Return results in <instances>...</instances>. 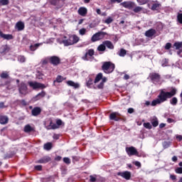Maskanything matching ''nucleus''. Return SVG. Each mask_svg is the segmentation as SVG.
Listing matches in <instances>:
<instances>
[{
  "instance_id": "42",
  "label": "nucleus",
  "mask_w": 182,
  "mask_h": 182,
  "mask_svg": "<svg viewBox=\"0 0 182 182\" xmlns=\"http://www.w3.org/2000/svg\"><path fill=\"white\" fill-rule=\"evenodd\" d=\"M138 4H139V5H145V4H147V2H149V0H136Z\"/></svg>"
},
{
  "instance_id": "9",
  "label": "nucleus",
  "mask_w": 182,
  "mask_h": 182,
  "mask_svg": "<svg viewBox=\"0 0 182 182\" xmlns=\"http://www.w3.org/2000/svg\"><path fill=\"white\" fill-rule=\"evenodd\" d=\"M48 59L50 60V63H51L54 66H58V65L60 63V58H59V57L58 56H51Z\"/></svg>"
},
{
  "instance_id": "24",
  "label": "nucleus",
  "mask_w": 182,
  "mask_h": 182,
  "mask_svg": "<svg viewBox=\"0 0 182 182\" xmlns=\"http://www.w3.org/2000/svg\"><path fill=\"white\" fill-rule=\"evenodd\" d=\"M41 109L39 107H35L32 109V114L33 116H38L41 114Z\"/></svg>"
},
{
  "instance_id": "25",
  "label": "nucleus",
  "mask_w": 182,
  "mask_h": 182,
  "mask_svg": "<svg viewBox=\"0 0 182 182\" xmlns=\"http://www.w3.org/2000/svg\"><path fill=\"white\" fill-rule=\"evenodd\" d=\"M104 45L108 48V49H114V46H113V43L111 41H104Z\"/></svg>"
},
{
  "instance_id": "15",
  "label": "nucleus",
  "mask_w": 182,
  "mask_h": 182,
  "mask_svg": "<svg viewBox=\"0 0 182 182\" xmlns=\"http://www.w3.org/2000/svg\"><path fill=\"white\" fill-rule=\"evenodd\" d=\"M67 85L68 86H71L72 87H73L74 89H79L80 85H79V83L77 82H75L72 80H68L67 81Z\"/></svg>"
},
{
  "instance_id": "5",
  "label": "nucleus",
  "mask_w": 182,
  "mask_h": 182,
  "mask_svg": "<svg viewBox=\"0 0 182 182\" xmlns=\"http://www.w3.org/2000/svg\"><path fill=\"white\" fill-rule=\"evenodd\" d=\"M28 85L30 87H32L34 90L36 89H45V87H46L44 84L37 82H29Z\"/></svg>"
},
{
  "instance_id": "23",
  "label": "nucleus",
  "mask_w": 182,
  "mask_h": 182,
  "mask_svg": "<svg viewBox=\"0 0 182 182\" xmlns=\"http://www.w3.org/2000/svg\"><path fill=\"white\" fill-rule=\"evenodd\" d=\"M46 129H47L48 130H50V129H53V130H55V129H59V126L57 125L56 124H53L52 122H50L49 126H48V127H46Z\"/></svg>"
},
{
  "instance_id": "6",
  "label": "nucleus",
  "mask_w": 182,
  "mask_h": 182,
  "mask_svg": "<svg viewBox=\"0 0 182 182\" xmlns=\"http://www.w3.org/2000/svg\"><path fill=\"white\" fill-rule=\"evenodd\" d=\"M18 92L20 95H23V96L28 95V86H26V84L21 82L18 85Z\"/></svg>"
},
{
  "instance_id": "8",
  "label": "nucleus",
  "mask_w": 182,
  "mask_h": 182,
  "mask_svg": "<svg viewBox=\"0 0 182 182\" xmlns=\"http://www.w3.org/2000/svg\"><path fill=\"white\" fill-rule=\"evenodd\" d=\"M126 151L128 154V156H136L139 153L137 152V149L134 148V146L127 147Z\"/></svg>"
},
{
  "instance_id": "50",
  "label": "nucleus",
  "mask_w": 182,
  "mask_h": 182,
  "mask_svg": "<svg viewBox=\"0 0 182 182\" xmlns=\"http://www.w3.org/2000/svg\"><path fill=\"white\" fill-rule=\"evenodd\" d=\"M112 4H120L121 2H123V0H110Z\"/></svg>"
},
{
  "instance_id": "54",
  "label": "nucleus",
  "mask_w": 182,
  "mask_h": 182,
  "mask_svg": "<svg viewBox=\"0 0 182 182\" xmlns=\"http://www.w3.org/2000/svg\"><path fill=\"white\" fill-rule=\"evenodd\" d=\"M90 181H92V182L96 181V178L93 176H90Z\"/></svg>"
},
{
  "instance_id": "11",
  "label": "nucleus",
  "mask_w": 182,
  "mask_h": 182,
  "mask_svg": "<svg viewBox=\"0 0 182 182\" xmlns=\"http://www.w3.org/2000/svg\"><path fill=\"white\" fill-rule=\"evenodd\" d=\"M93 55H95V50L93 49H90L85 53V56L82 57V59L84 60H89V56H90V58H92V56H93Z\"/></svg>"
},
{
  "instance_id": "49",
  "label": "nucleus",
  "mask_w": 182,
  "mask_h": 182,
  "mask_svg": "<svg viewBox=\"0 0 182 182\" xmlns=\"http://www.w3.org/2000/svg\"><path fill=\"white\" fill-rule=\"evenodd\" d=\"M163 146L165 149H168V147H170V143L165 141L163 143Z\"/></svg>"
},
{
  "instance_id": "62",
  "label": "nucleus",
  "mask_w": 182,
  "mask_h": 182,
  "mask_svg": "<svg viewBox=\"0 0 182 182\" xmlns=\"http://www.w3.org/2000/svg\"><path fill=\"white\" fill-rule=\"evenodd\" d=\"M159 127H160V129H163V127H166V124H164V123L160 124Z\"/></svg>"
},
{
  "instance_id": "37",
  "label": "nucleus",
  "mask_w": 182,
  "mask_h": 182,
  "mask_svg": "<svg viewBox=\"0 0 182 182\" xmlns=\"http://www.w3.org/2000/svg\"><path fill=\"white\" fill-rule=\"evenodd\" d=\"M9 0H0V6L9 5Z\"/></svg>"
},
{
  "instance_id": "58",
  "label": "nucleus",
  "mask_w": 182,
  "mask_h": 182,
  "mask_svg": "<svg viewBox=\"0 0 182 182\" xmlns=\"http://www.w3.org/2000/svg\"><path fill=\"white\" fill-rule=\"evenodd\" d=\"M55 160H56V161H60V160H62V156H56Z\"/></svg>"
},
{
  "instance_id": "32",
  "label": "nucleus",
  "mask_w": 182,
  "mask_h": 182,
  "mask_svg": "<svg viewBox=\"0 0 182 182\" xmlns=\"http://www.w3.org/2000/svg\"><path fill=\"white\" fill-rule=\"evenodd\" d=\"M18 62H21V63H23L26 62V58H25V56H23V55H19L18 57Z\"/></svg>"
},
{
  "instance_id": "19",
  "label": "nucleus",
  "mask_w": 182,
  "mask_h": 182,
  "mask_svg": "<svg viewBox=\"0 0 182 182\" xmlns=\"http://www.w3.org/2000/svg\"><path fill=\"white\" fill-rule=\"evenodd\" d=\"M16 28L18 31H23L25 29V23L22 21H18L16 24Z\"/></svg>"
},
{
  "instance_id": "43",
  "label": "nucleus",
  "mask_w": 182,
  "mask_h": 182,
  "mask_svg": "<svg viewBox=\"0 0 182 182\" xmlns=\"http://www.w3.org/2000/svg\"><path fill=\"white\" fill-rule=\"evenodd\" d=\"M8 76H9V75H8L7 72H3L1 74V77H2V79H7Z\"/></svg>"
},
{
  "instance_id": "36",
  "label": "nucleus",
  "mask_w": 182,
  "mask_h": 182,
  "mask_svg": "<svg viewBox=\"0 0 182 182\" xmlns=\"http://www.w3.org/2000/svg\"><path fill=\"white\" fill-rule=\"evenodd\" d=\"M39 45L40 44H38V43L31 45L30 46V50H31L32 51L36 50L38 49V48H39Z\"/></svg>"
},
{
  "instance_id": "10",
  "label": "nucleus",
  "mask_w": 182,
  "mask_h": 182,
  "mask_svg": "<svg viewBox=\"0 0 182 182\" xmlns=\"http://www.w3.org/2000/svg\"><path fill=\"white\" fill-rule=\"evenodd\" d=\"M117 176H120L121 177H123V178H125V180H130V178L132 177V173H130L128 171H126L124 172H119L117 173Z\"/></svg>"
},
{
  "instance_id": "14",
  "label": "nucleus",
  "mask_w": 182,
  "mask_h": 182,
  "mask_svg": "<svg viewBox=\"0 0 182 182\" xmlns=\"http://www.w3.org/2000/svg\"><path fill=\"white\" fill-rule=\"evenodd\" d=\"M0 38H3V39H6V41L14 39V36L11 34H5L2 31H0Z\"/></svg>"
},
{
  "instance_id": "63",
  "label": "nucleus",
  "mask_w": 182,
  "mask_h": 182,
  "mask_svg": "<svg viewBox=\"0 0 182 182\" xmlns=\"http://www.w3.org/2000/svg\"><path fill=\"white\" fill-rule=\"evenodd\" d=\"M177 160H178L177 156H174L172 157V161L176 162V161H177Z\"/></svg>"
},
{
  "instance_id": "41",
  "label": "nucleus",
  "mask_w": 182,
  "mask_h": 182,
  "mask_svg": "<svg viewBox=\"0 0 182 182\" xmlns=\"http://www.w3.org/2000/svg\"><path fill=\"white\" fill-rule=\"evenodd\" d=\"M144 127H145V129H149L150 130L152 126H151V124H150V122H146V123H144Z\"/></svg>"
},
{
  "instance_id": "53",
  "label": "nucleus",
  "mask_w": 182,
  "mask_h": 182,
  "mask_svg": "<svg viewBox=\"0 0 182 182\" xmlns=\"http://www.w3.org/2000/svg\"><path fill=\"white\" fill-rule=\"evenodd\" d=\"M56 125L58 126V127H59L60 126H62V120L58 119V120L56 121Z\"/></svg>"
},
{
  "instance_id": "27",
  "label": "nucleus",
  "mask_w": 182,
  "mask_h": 182,
  "mask_svg": "<svg viewBox=\"0 0 182 182\" xmlns=\"http://www.w3.org/2000/svg\"><path fill=\"white\" fill-rule=\"evenodd\" d=\"M102 79V82L98 85V89H103L105 82H107V78H106V77H104Z\"/></svg>"
},
{
  "instance_id": "4",
  "label": "nucleus",
  "mask_w": 182,
  "mask_h": 182,
  "mask_svg": "<svg viewBox=\"0 0 182 182\" xmlns=\"http://www.w3.org/2000/svg\"><path fill=\"white\" fill-rule=\"evenodd\" d=\"M105 35H107V33L103 31L98 32L92 36L91 41L92 42H97V41H100V39H103Z\"/></svg>"
},
{
  "instance_id": "18",
  "label": "nucleus",
  "mask_w": 182,
  "mask_h": 182,
  "mask_svg": "<svg viewBox=\"0 0 182 182\" xmlns=\"http://www.w3.org/2000/svg\"><path fill=\"white\" fill-rule=\"evenodd\" d=\"M24 132L25 133H31V132H35V128L31 126V124H26L24 127Z\"/></svg>"
},
{
  "instance_id": "60",
  "label": "nucleus",
  "mask_w": 182,
  "mask_h": 182,
  "mask_svg": "<svg viewBox=\"0 0 182 182\" xmlns=\"http://www.w3.org/2000/svg\"><path fill=\"white\" fill-rule=\"evenodd\" d=\"M176 139L179 140V141H181L182 140V136L181 135H176Z\"/></svg>"
},
{
  "instance_id": "31",
  "label": "nucleus",
  "mask_w": 182,
  "mask_h": 182,
  "mask_svg": "<svg viewBox=\"0 0 182 182\" xmlns=\"http://www.w3.org/2000/svg\"><path fill=\"white\" fill-rule=\"evenodd\" d=\"M159 8H160V4L159 3H155L151 6L152 11H158Z\"/></svg>"
},
{
  "instance_id": "64",
  "label": "nucleus",
  "mask_w": 182,
  "mask_h": 182,
  "mask_svg": "<svg viewBox=\"0 0 182 182\" xmlns=\"http://www.w3.org/2000/svg\"><path fill=\"white\" fill-rule=\"evenodd\" d=\"M37 77L38 79H42V74H41V73H38V74H37Z\"/></svg>"
},
{
  "instance_id": "38",
  "label": "nucleus",
  "mask_w": 182,
  "mask_h": 182,
  "mask_svg": "<svg viewBox=\"0 0 182 182\" xmlns=\"http://www.w3.org/2000/svg\"><path fill=\"white\" fill-rule=\"evenodd\" d=\"M55 82H58V83H60V82H63V77L58 75L57 77L56 80H54V83H55Z\"/></svg>"
},
{
  "instance_id": "12",
  "label": "nucleus",
  "mask_w": 182,
  "mask_h": 182,
  "mask_svg": "<svg viewBox=\"0 0 182 182\" xmlns=\"http://www.w3.org/2000/svg\"><path fill=\"white\" fill-rule=\"evenodd\" d=\"M173 48L176 49L178 55H180L182 52V42H176L173 44Z\"/></svg>"
},
{
  "instance_id": "48",
  "label": "nucleus",
  "mask_w": 182,
  "mask_h": 182,
  "mask_svg": "<svg viewBox=\"0 0 182 182\" xmlns=\"http://www.w3.org/2000/svg\"><path fill=\"white\" fill-rule=\"evenodd\" d=\"M177 18L179 23H182V14H178Z\"/></svg>"
},
{
  "instance_id": "17",
  "label": "nucleus",
  "mask_w": 182,
  "mask_h": 182,
  "mask_svg": "<svg viewBox=\"0 0 182 182\" xmlns=\"http://www.w3.org/2000/svg\"><path fill=\"white\" fill-rule=\"evenodd\" d=\"M78 14L81 16H86V14H87V9H86L85 7H80L78 9Z\"/></svg>"
},
{
  "instance_id": "57",
  "label": "nucleus",
  "mask_w": 182,
  "mask_h": 182,
  "mask_svg": "<svg viewBox=\"0 0 182 182\" xmlns=\"http://www.w3.org/2000/svg\"><path fill=\"white\" fill-rule=\"evenodd\" d=\"M5 107V104L3 102H0V109H4Z\"/></svg>"
},
{
  "instance_id": "13",
  "label": "nucleus",
  "mask_w": 182,
  "mask_h": 182,
  "mask_svg": "<svg viewBox=\"0 0 182 182\" xmlns=\"http://www.w3.org/2000/svg\"><path fill=\"white\" fill-rule=\"evenodd\" d=\"M117 116H120L119 112H112L109 115L110 120H114L115 122H119L120 120V118H119Z\"/></svg>"
},
{
  "instance_id": "30",
  "label": "nucleus",
  "mask_w": 182,
  "mask_h": 182,
  "mask_svg": "<svg viewBox=\"0 0 182 182\" xmlns=\"http://www.w3.org/2000/svg\"><path fill=\"white\" fill-rule=\"evenodd\" d=\"M126 53H127V52L126 51V50L122 48L119 52L118 53V55L119 56H121V57H124L126 56Z\"/></svg>"
},
{
  "instance_id": "29",
  "label": "nucleus",
  "mask_w": 182,
  "mask_h": 182,
  "mask_svg": "<svg viewBox=\"0 0 182 182\" xmlns=\"http://www.w3.org/2000/svg\"><path fill=\"white\" fill-rule=\"evenodd\" d=\"M97 50L99 52H105L106 50V46H105V43H102L97 47Z\"/></svg>"
},
{
  "instance_id": "51",
  "label": "nucleus",
  "mask_w": 182,
  "mask_h": 182,
  "mask_svg": "<svg viewBox=\"0 0 182 182\" xmlns=\"http://www.w3.org/2000/svg\"><path fill=\"white\" fill-rule=\"evenodd\" d=\"M170 48H171V43H167L165 46V49L168 50Z\"/></svg>"
},
{
  "instance_id": "44",
  "label": "nucleus",
  "mask_w": 182,
  "mask_h": 182,
  "mask_svg": "<svg viewBox=\"0 0 182 182\" xmlns=\"http://www.w3.org/2000/svg\"><path fill=\"white\" fill-rule=\"evenodd\" d=\"M91 85H93V79L88 77L87 81V86H91Z\"/></svg>"
},
{
  "instance_id": "35",
  "label": "nucleus",
  "mask_w": 182,
  "mask_h": 182,
  "mask_svg": "<svg viewBox=\"0 0 182 182\" xmlns=\"http://www.w3.org/2000/svg\"><path fill=\"white\" fill-rule=\"evenodd\" d=\"M50 149H52V143L48 142V143L44 144L45 150H50Z\"/></svg>"
},
{
  "instance_id": "21",
  "label": "nucleus",
  "mask_w": 182,
  "mask_h": 182,
  "mask_svg": "<svg viewBox=\"0 0 182 182\" xmlns=\"http://www.w3.org/2000/svg\"><path fill=\"white\" fill-rule=\"evenodd\" d=\"M50 161V157L49 156H44L41 158L40 160L38 161V163H41V164L49 163Z\"/></svg>"
},
{
  "instance_id": "46",
  "label": "nucleus",
  "mask_w": 182,
  "mask_h": 182,
  "mask_svg": "<svg viewBox=\"0 0 182 182\" xmlns=\"http://www.w3.org/2000/svg\"><path fill=\"white\" fill-rule=\"evenodd\" d=\"M177 174H182V167H178L175 170Z\"/></svg>"
},
{
  "instance_id": "45",
  "label": "nucleus",
  "mask_w": 182,
  "mask_h": 182,
  "mask_svg": "<svg viewBox=\"0 0 182 182\" xmlns=\"http://www.w3.org/2000/svg\"><path fill=\"white\" fill-rule=\"evenodd\" d=\"M79 33L82 36H83V35H85L86 34V28H81V29H80L79 30Z\"/></svg>"
},
{
  "instance_id": "40",
  "label": "nucleus",
  "mask_w": 182,
  "mask_h": 182,
  "mask_svg": "<svg viewBox=\"0 0 182 182\" xmlns=\"http://www.w3.org/2000/svg\"><path fill=\"white\" fill-rule=\"evenodd\" d=\"M112 22H113V18H112V17H108V18L105 21V23H107V25H109V23H112Z\"/></svg>"
},
{
  "instance_id": "59",
  "label": "nucleus",
  "mask_w": 182,
  "mask_h": 182,
  "mask_svg": "<svg viewBox=\"0 0 182 182\" xmlns=\"http://www.w3.org/2000/svg\"><path fill=\"white\" fill-rule=\"evenodd\" d=\"M124 79L125 80H129V79H130V76H129V75L126 74L124 76Z\"/></svg>"
},
{
  "instance_id": "56",
  "label": "nucleus",
  "mask_w": 182,
  "mask_h": 182,
  "mask_svg": "<svg viewBox=\"0 0 182 182\" xmlns=\"http://www.w3.org/2000/svg\"><path fill=\"white\" fill-rule=\"evenodd\" d=\"M134 109H133V108L128 109V113L132 114V113H134Z\"/></svg>"
},
{
  "instance_id": "55",
  "label": "nucleus",
  "mask_w": 182,
  "mask_h": 182,
  "mask_svg": "<svg viewBox=\"0 0 182 182\" xmlns=\"http://www.w3.org/2000/svg\"><path fill=\"white\" fill-rule=\"evenodd\" d=\"M35 168H36V170H38L39 171H41V170H42V166H41V165L36 166Z\"/></svg>"
},
{
  "instance_id": "20",
  "label": "nucleus",
  "mask_w": 182,
  "mask_h": 182,
  "mask_svg": "<svg viewBox=\"0 0 182 182\" xmlns=\"http://www.w3.org/2000/svg\"><path fill=\"white\" fill-rule=\"evenodd\" d=\"M124 8H127L128 9H131V8H133V3L132 1H124L121 4Z\"/></svg>"
},
{
  "instance_id": "22",
  "label": "nucleus",
  "mask_w": 182,
  "mask_h": 182,
  "mask_svg": "<svg viewBox=\"0 0 182 182\" xmlns=\"http://www.w3.org/2000/svg\"><path fill=\"white\" fill-rule=\"evenodd\" d=\"M9 119L6 116L0 115V123L1 124H6L8 123Z\"/></svg>"
},
{
  "instance_id": "28",
  "label": "nucleus",
  "mask_w": 182,
  "mask_h": 182,
  "mask_svg": "<svg viewBox=\"0 0 182 182\" xmlns=\"http://www.w3.org/2000/svg\"><path fill=\"white\" fill-rule=\"evenodd\" d=\"M151 124L154 127H157L159 126V119H157V117H154L151 119Z\"/></svg>"
},
{
  "instance_id": "47",
  "label": "nucleus",
  "mask_w": 182,
  "mask_h": 182,
  "mask_svg": "<svg viewBox=\"0 0 182 182\" xmlns=\"http://www.w3.org/2000/svg\"><path fill=\"white\" fill-rule=\"evenodd\" d=\"M63 161H64V163H65L66 164H70V159H69V158H68V157L63 158Z\"/></svg>"
},
{
  "instance_id": "16",
  "label": "nucleus",
  "mask_w": 182,
  "mask_h": 182,
  "mask_svg": "<svg viewBox=\"0 0 182 182\" xmlns=\"http://www.w3.org/2000/svg\"><path fill=\"white\" fill-rule=\"evenodd\" d=\"M155 33L156 31L153 28H151L145 32V36L147 38H151L152 36H154Z\"/></svg>"
},
{
  "instance_id": "33",
  "label": "nucleus",
  "mask_w": 182,
  "mask_h": 182,
  "mask_svg": "<svg viewBox=\"0 0 182 182\" xmlns=\"http://www.w3.org/2000/svg\"><path fill=\"white\" fill-rule=\"evenodd\" d=\"M46 95V92H45V91H42L41 92L38 93V94L36 96V97L37 99H41V97H45Z\"/></svg>"
},
{
  "instance_id": "34",
  "label": "nucleus",
  "mask_w": 182,
  "mask_h": 182,
  "mask_svg": "<svg viewBox=\"0 0 182 182\" xmlns=\"http://www.w3.org/2000/svg\"><path fill=\"white\" fill-rule=\"evenodd\" d=\"M177 102H178V100H177V97H173L170 100V103H171V105H173V106H176V105H177Z\"/></svg>"
},
{
  "instance_id": "2",
  "label": "nucleus",
  "mask_w": 182,
  "mask_h": 182,
  "mask_svg": "<svg viewBox=\"0 0 182 182\" xmlns=\"http://www.w3.org/2000/svg\"><path fill=\"white\" fill-rule=\"evenodd\" d=\"M80 38L79 36L76 35H73L69 37L68 40H63V43L64 46H70V45H75V43H77Z\"/></svg>"
},
{
  "instance_id": "1",
  "label": "nucleus",
  "mask_w": 182,
  "mask_h": 182,
  "mask_svg": "<svg viewBox=\"0 0 182 182\" xmlns=\"http://www.w3.org/2000/svg\"><path fill=\"white\" fill-rule=\"evenodd\" d=\"M176 93L177 90L176 88H173L171 92H166L164 90H161L157 98L151 102V105L157 106V105H161V103L167 102L168 99H171L173 96H176Z\"/></svg>"
},
{
  "instance_id": "52",
  "label": "nucleus",
  "mask_w": 182,
  "mask_h": 182,
  "mask_svg": "<svg viewBox=\"0 0 182 182\" xmlns=\"http://www.w3.org/2000/svg\"><path fill=\"white\" fill-rule=\"evenodd\" d=\"M134 164L136 166V167H141V164L137 161H134Z\"/></svg>"
},
{
  "instance_id": "39",
  "label": "nucleus",
  "mask_w": 182,
  "mask_h": 182,
  "mask_svg": "<svg viewBox=\"0 0 182 182\" xmlns=\"http://www.w3.org/2000/svg\"><path fill=\"white\" fill-rule=\"evenodd\" d=\"M143 11V8L140 6H136L134 9V12L136 14H138V12H141Z\"/></svg>"
},
{
  "instance_id": "26",
  "label": "nucleus",
  "mask_w": 182,
  "mask_h": 182,
  "mask_svg": "<svg viewBox=\"0 0 182 182\" xmlns=\"http://www.w3.org/2000/svg\"><path fill=\"white\" fill-rule=\"evenodd\" d=\"M103 77V74L102 73H100L97 75L94 82L95 83H98V82H100L101 79Z\"/></svg>"
},
{
  "instance_id": "7",
  "label": "nucleus",
  "mask_w": 182,
  "mask_h": 182,
  "mask_svg": "<svg viewBox=\"0 0 182 182\" xmlns=\"http://www.w3.org/2000/svg\"><path fill=\"white\" fill-rule=\"evenodd\" d=\"M149 77L154 83H159L160 82V75L156 73H151L149 74Z\"/></svg>"
},
{
  "instance_id": "61",
  "label": "nucleus",
  "mask_w": 182,
  "mask_h": 182,
  "mask_svg": "<svg viewBox=\"0 0 182 182\" xmlns=\"http://www.w3.org/2000/svg\"><path fill=\"white\" fill-rule=\"evenodd\" d=\"M170 178H171V180H176L177 177L175 175H171Z\"/></svg>"
},
{
  "instance_id": "3",
  "label": "nucleus",
  "mask_w": 182,
  "mask_h": 182,
  "mask_svg": "<svg viewBox=\"0 0 182 182\" xmlns=\"http://www.w3.org/2000/svg\"><path fill=\"white\" fill-rule=\"evenodd\" d=\"M102 68L105 73H112V72L114 70V64L112 63L111 62H105L102 65Z\"/></svg>"
}]
</instances>
